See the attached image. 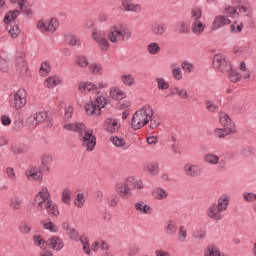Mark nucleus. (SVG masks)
I'll return each mask as SVG.
<instances>
[{
    "label": "nucleus",
    "instance_id": "a211bd4d",
    "mask_svg": "<svg viewBox=\"0 0 256 256\" xmlns=\"http://www.w3.org/2000/svg\"><path fill=\"white\" fill-rule=\"evenodd\" d=\"M121 7L126 13H141L143 11L141 4H135L131 0H121Z\"/></svg>",
    "mask_w": 256,
    "mask_h": 256
},
{
    "label": "nucleus",
    "instance_id": "7ed1b4c3",
    "mask_svg": "<svg viewBox=\"0 0 256 256\" xmlns=\"http://www.w3.org/2000/svg\"><path fill=\"white\" fill-rule=\"evenodd\" d=\"M144 188L143 181L134 177H128L125 181L118 182L115 185V191L120 199H129L133 195V190L138 189V191H141Z\"/></svg>",
    "mask_w": 256,
    "mask_h": 256
},
{
    "label": "nucleus",
    "instance_id": "5fc2aeb1",
    "mask_svg": "<svg viewBox=\"0 0 256 256\" xmlns=\"http://www.w3.org/2000/svg\"><path fill=\"white\" fill-rule=\"evenodd\" d=\"M74 205L78 209H83L85 207V195L83 193H79L74 198Z\"/></svg>",
    "mask_w": 256,
    "mask_h": 256
},
{
    "label": "nucleus",
    "instance_id": "7c9ffc66",
    "mask_svg": "<svg viewBox=\"0 0 256 256\" xmlns=\"http://www.w3.org/2000/svg\"><path fill=\"white\" fill-rule=\"evenodd\" d=\"M152 197L156 201H165L169 197V192L161 187H156L152 190Z\"/></svg>",
    "mask_w": 256,
    "mask_h": 256
},
{
    "label": "nucleus",
    "instance_id": "e433bc0d",
    "mask_svg": "<svg viewBox=\"0 0 256 256\" xmlns=\"http://www.w3.org/2000/svg\"><path fill=\"white\" fill-rule=\"evenodd\" d=\"M41 225L43 227V229H45L46 231H50V233H58L59 232V227L56 226L55 223H53V221H51V219H46L41 221Z\"/></svg>",
    "mask_w": 256,
    "mask_h": 256
},
{
    "label": "nucleus",
    "instance_id": "f8f14e48",
    "mask_svg": "<svg viewBox=\"0 0 256 256\" xmlns=\"http://www.w3.org/2000/svg\"><path fill=\"white\" fill-rule=\"evenodd\" d=\"M47 119V112H36L31 114L25 122L28 129H35L37 125H41Z\"/></svg>",
    "mask_w": 256,
    "mask_h": 256
},
{
    "label": "nucleus",
    "instance_id": "412c9836",
    "mask_svg": "<svg viewBox=\"0 0 256 256\" xmlns=\"http://www.w3.org/2000/svg\"><path fill=\"white\" fill-rule=\"evenodd\" d=\"M25 175L30 181H41L43 179V171L35 166L28 168Z\"/></svg>",
    "mask_w": 256,
    "mask_h": 256
},
{
    "label": "nucleus",
    "instance_id": "13d9d810",
    "mask_svg": "<svg viewBox=\"0 0 256 256\" xmlns=\"http://www.w3.org/2000/svg\"><path fill=\"white\" fill-rule=\"evenodd\" d=\"M177 30H178V33L182 35H187L191 31V28H189V24L187 22L181 21L178 24Z\"/></svg>",
    "mask_w": 256,
    "mask_h": 256
},
{
    "label": "nucleus",
    "instance_id": "6e6552de",
    "mask_svg": "<svg viewBox=\"0 0 256 256\" xmlns=\"http://www.w3.org/2000/svg\"><path fill=\"white\" fill-rule=\"evenodd\" d=\"M9 103L12 109H23V107L27 105V91L21 88L18 89L16 92H12L10 94Z\"/></svg>",
    "mask_w": 256,
    "mask_h": 256
},
{
    "label": "nucleus",
    "instance_id": "864d4df0",
    "mask_svg": "<svg viewBox=\"0 0 256 256\" xmlns=\"http://www.w3.org/2000/svg\"><path fill=\"white\" fill-rule=\"evenodd\" d=\"M7 31L12 39H17V37H19V33H21V31L19 30V26L15 24L7 25Z\"/></svg>",
    "mask_w": 256,
    "mask_h": 256
},
{
    "label": "nucleus",
    "instance_id": "338daca9",
    "mask_svg": "<svg viewBox=\"0 0 256 256\" xmlns=\"http://www.w3.org/2000/svg\"><path fill=\"white\" fill-rule=\"evenodd\" d=\"M19 231L22 235H29L31 233V225L27 222H22L19 226Z\"/></svg>",
    "mask_w": 256,
    "mask_h": 256
},
{
    "label": "nucleus",
    "instance_id": "c85d7f7f",
    "mask_svg": "<svg viewBox=\"0 0 256 256\" xmlns=\"http://www.w3.org/2000/svg\"><path fill=\"white\" fill-rule=\"evenodd\" d=\"M63 83V78H61L58 75H53L48 77L44 82V87H47V89H55L58 85H61Z\"/></svg>",
    "mask_w": 256,
    "mask_h": 256
},
{
    "label": "nucleus",
    "instance_id": "79ce46f5",
    "mask_svg": "<svg viewBox=\"0 0 256 256\" xmlns=\"http://www.w3.org/2000/svg\"><path fill=\"white\" fill-rule=\"evenodd\" d=\"M91 249L92 251H98V249H101L102 251H109V244L104 240H98L92 243Z\"/></svg>",
    "mask_w": 256,
    "mask_h": 256
},
{
    "label": "nucleus",
    "instance_id": "2f4dec72",
    "mask_svg": "<svg viewBox=\"0 0 256 256\" xmlns=\"http://www.w3.org/2000/svg\"><path fill=\"white\" fill-rule=\"evenodd\" d=\"M89 72L91 75L101 76L103 73H105V68L103 67V64L99 62H92L88 65Z\"/></svg>",
    "mask_w": 256,
    "mask_h": 256
},
{
    "label": "nucleus",
    "instance_id": "aec40b11",
    "mask_svg": "<svg viewBox=\"0 0 256 256\" xmlns=\"http://www.w3.org/2000/svg\"><path fill=\"white\" fill-rule=\"evenodd\" d=\"M150 31L155 37H163L167 33V24L163 22H154L150 25Z\"/></svg>",
    "mask_w": 256,
    "mask_h": 256
},
{
    "label": "nucleus",
    "instance_id": "bf43d9fd",
    "mask_svg": "<svg viewBox=\"0 0 256 256\" xmlns=\"http://www.w3.org/2000/svg\"><path fill=\"white\" fill-rule=\"evenodd\" d=\"M156 83L160 91H165L169 88V82H167L163 77L156 78Z\"/></svg>",
    "mask_w": 256,
    "mask_h": 256
},
{
    "label": "nucleus",
    "instance_id": "cd10ccee",
    "mask_svg": "<svg viewBox=\"0 0 256 256\" xmlns=\"http://www.w3.org/2000/svg\"><path fill=\"white\" fill-rule=\"evenodd\" d=\"M8 206L12 209V211H19L23 207V198L18 195L11 196L8 199Z\"/></svg>",
    "mask_w": 256,
    "mask_h": 256
},
{
    "label": "nucleus",
    "instance_id": "052dcab7",
    "mask_svg": "<svg viewBox=\"0 0 256 256\" xmlns=\"http://www.w3.org/2000/svg\"><path fill=\"white\" fill-rule=\"evenodd\" d=\"M206 109L209 111V113H217L219 111V105L214 103L211 100H206L205 101Z\"/></svg>",
    "mask_w": 256,
    "mask_h": 256
},
{
    "label": "nucleus",
    "instance_id": "a878e982",
    "mask_svg": "<svg viewBox=\"0 0 256 256\" xmlns=\"http://www.w3.org/2000/svg\"><path fill=\"white\" fill-rule=\"evenodd\" d=\"M15 68L17 73H20V75H25L28 70L27 61H25V54H20L16 57Z\"/></svg>",
    "mask_w": 256,
    "mask_h": 256
},
{
    "label": "nucleus",
    "instance_id": "603ef678",
    "mask_svg": "<svg viewBox=\"0 0 256 256\" xmlns=\"http://www.w3.org/2000/svg\"><path fill=\"white\" fill-rule=\"evenodd\" d=\"M233 55H236V57H243L245 53H249V47L248 46H234L232 49Z\"/></svg>",
    "mask_w": 256,
    "mask_h": 256
},
{
    "label": "nucleus",
    "instance_id": "39448f33",
    "mask_svg": "<svg viewBox=\"0 0 256 256\" xmlns=\"http://www.w3.org/2000/svg\"><path fill=\"white\" fill-rule=\"evenodd\" d=\"M231 201V197L227 194L221 195L217 203L211 204L207 211L206 215L210 219H214V221H221L223 219V213L227 210V207H229V202Z\"/></svg>",
    "mask_w": 256,
    "mask_h": 256
},
{
    "label": "nucleus",
    "instance_id": "bb28decb",
    "mask_svg": "<svg viewBox=\"0 0 256 256\" xmlns=\"http://www.w3.org/2000/svg\"><path fill=\"white\" fill-rule=\"evenodd\" d=\"M134 207L139 215H152L153 213V208L144 201L136 202Z\"/></svg>",
    "mask_w": 256,
    "mask_h": 256
},
{
    "label": "nucleus",
    "instance_id": "69168bd1",
    "mask_svg": "<svg viewBox=\"0 0 256 256\" xmlns=\"http://www.w3.org/2000/svg\"><path fill=\"white\" fill-rule=\"evenodd\" d=\"M73 111H74L73 106L68 105L65 107L64 121H71V119H73Z\"/></svg>",
    "mask_w": 256,
    "mask_h": 256
},
{
    "label": "nucleus",
    "instance_id": "774afa93",
    "mask_svg": "<svg viewBox=\"0 0 256 256\" xmlns=\"http://www.w3.org/2000/svg\"><path fill=\"white\" fill-rule=\"evenodd\" d=\"M242 197L246 203H253V201H256V194L253 192H244Z\"/></svg>",
    "mask_w": 256,
    "mask_h": 256
},
{
    "label": "nucleus",
    "instance_id": "680f3d73",
    "mask_svg": "<svg viewBox=\"0 0 256 256\" xmlns=\"http://www.w3.org/2000/svg\"><path fill=\"white\" fill-rule=\"evenodd\" d=\"M19 9L22 11V13H24L25 15H32L33 13V9L31 8V4H29V2H27V0L25 2H23L20 6Z\"/></svg>",
    "mask_w": 256,
    "mask_h": 256
},
{
    "label": "nucleus",
    "instance_id": "c03bdc74",
    "mask_svg": "<svg viewBox=\"0 0 256 256\" xmlns=\"http://www.w3.org/2000/svg\"><path fill=\"white\" fill-rule=\"evenodd\" d=\"M172 77L175 81H181L183 79V71L177 64H171Z\"/></svg>",
    "mask_w": 256,
    "mask_h": 256
},
{
    "label": "nucleus",
    "instance_id": "a18cd8bd",
    "mask_svg": "<svg viewBox=\"0 0 256 256\" xmlns=\"http://www.w3.org/2000/svg\"><path fill=\"white\" fill-rule=\"evenodd\" d=\"M33 243L36 245V247H39L40 249H47V241H45V238L39 234H35L33 236Z\"/></svg>",
    "mask_w": 256,
    "mask_h": 256
},
{
    "label": "nucleus",
    "instance_id": "a19ab883",
    "mask_svg": "<svg viewBox=\"0 0 256 256\" xmlns=\"http://www.w3.org/2000/svg\"><path fill=\"white\" fill-rule=\"evenodd\" d=\"M214 135L215 137H218V139H225V137L229 135H235V132L228 130L227 128H216L214 129Z\"/></svg>",
    "mask_w": 256,
    "mask_h": 256
},
{
    "label": "nucleus",
    "instance_id": "1a4fd4ad",
    "mask_svg": "<svg viewBox=\"0 0 256 256\" xmlns=\"http://www.w3.org/2000/svg\"><path fill=\"white\" fill-rule=\"evenodd\" d=\"M51 201V192H49V188L45 186L34 196V205L38 211H45V206Z\"/></svg>",
    "mask_w": 256,
    "mask_h": 256
},
{
    "label": "nucleus",
    "instance_id": "ddd939ff",
    "mask_svg": "<svg viewBox=\"0 0 256 256\" xmlns=\"http://www.w3.org/2000/svg\"><path fill=\"white\" fill-rule=\"evenodd\" d=\"M183 172L186 177H201L203 175V168L199 164L188 162L183 166Z\"/></svg>",
    "mask_w": 256,
    "mask_h": 256
},
{
    "label": "nucleus",
    "instance_id": "dca6fc26",
    "mask_svg": "<svg viewBox=\"0 0 256 256\" xmlns=\"http://www.w3.org/2000/svg\"><path fill=\"white\" fill-rule=\"evenodd\" d=\"M104 129L107 133H117L121 129V120L117 118H108L104 122Z\"/></svg>",
    "mask_w": 256,
    "mask_h": 256
},
{
    "label": "nucleus",
    "instance_id": "4468645a",
    "mask_svg": "<svg viewBox=\"0 0 256 256\" xmlns=\"http://www.w3.org/2000/svg\"><path fill=\"white\" fill-rule=\"evenodd\" d=\"M219 123L223 126L224 129H228L229 131H232L233 133H237V128L235 126V122L231 119V116L227 114L226 112H219L218 115Z\"/></svg>",
    "mask_w": 256,
    "mask_h": 256
},
{
    "label": "nucleus",
    "instance_id": "0eeeda50",
    "mask_svg": "<svg viewBox=\"0 0 256 256\" xmlns=\"http://www.w3.org/2000/svg\"><path fill=\"white\" fill-rule=\"evenodd\" d=\"M79 138L82 143V147L86 149V151L91 152L95 149V145H97V137L93 135V129L85 126V129L79 134Z\"/></svg>",
    "mask_w": 256,
    "mask_h": 256
},
{
    "label": "nucleus",
    "instance_id": "f03ea898",
    "mask_svg": "<svg viewBox=\"0 0 256 256\" xmlns=\"http://www.w3.org/2000/svg\"><path fill=\"white\" fill-rule=\"evenodd\" d=\"M101 89H107V83L95 84L93 81L86 80L78 84V91L83 95H97L94 101H90L84 106L88 117H100L101 109H105L107 105V92H101Z\"/></svg>",
    "mask_w": 256,
    "mask_h": 256
},
{
    "label": "nucleus",
    "instance_id": "e2e57ef3",
    "mask_svg": "<svg viewBox=\"0 0 256 256\" xmlns=\"http://www.w3.org/2000/svg\"><path fill=\"white\" fill-rule=\"evenodd\" d=\"M36 27L38 31H41V33H49L46 19L39 20L36 24Z\"/></svg>",
    "mask_w": 256,
    "mask_h": 256
},
{
    "label": "nucleus",
    "instance_id": "393cba45",
    "mask_svg": "<svg viewBox=\"0 0 256 256\" xmlns=\"http://www.w3.org/2000/svg\"><path fill=\"white\" fill-rule=\"evenodd\" d=\"M86 126L87 125L81 122H68V123H64L63 129L65 131H72L80 135L81 131H85Z\"/></svg>",
    "mask_w": 256,
    "mask_h": 256
},
{
    "label": "nucleus",
    "instance_id": "37998d69",
    "mask_svg": "<svg viewBox=\"0 0 256 256\" xmlns=\"http://www.w3.org/2000/svg\"><path fill=\"white\" fill-rule=\"evenodd\" d=\"M111 143H113L115 147H120L121 149H127L129 147L127 142H125V139L119 136H113L111 138Z\"/></svg>",
    "mask_w": 256,
    "mask_h": 256
},
{
    "label": "nucleus",
    "instance_id": "49530a36",
    "mask_svg": "<svg viewBox=\"0 0 256 256\" xmlns=\"http://www.w3.org/2000/svg\"><path fill=\"white\" fill-rule=\"evenodd\" d=\"M171 95H177L180 99H189V93H187V90L179 86L172 88Z\"/></svg>",
    "mask_w": 256,
    "mask_h": 256
},
{
    "label": "nucleus",
    "instance_id": "72a5a7b5",
    "mask_svg": "<svg viewBox=\"0 0 256 256\" xmlns=\"http://www.w3.org/2000/svg\"><path fill=\"white\" fill-rule=\"evenodd\" d=\"M74 63L80 69H87L89 67V58L85 54H80L75 57Z\"/></svg>",
    "mask_w": 256,
    "mask_h": 256
},
{
    "label": "nucleus",
    "instance_id": "6ab92c4d",
    "mask_svg": "<svg viewBox=\"0 0 256 256\" xmlns=\"http://www.w3.org/2000/svg\"><path fill=\"white\" fill-rule=\"evenodd\" d=\"M109 98L113 101H123V99L127 98V92L119 86H113L109 90Z\"/></svg>",
    "mask_w": 256,
    "mask_h": 256
},
{
    "label": "nucleus",
    "instance_id": "f3484780",
    "mask_svg": "<svg viewBox=\"0 0 256 256\" xmlns=\"http://www.w3.org/2000/svg\"><path fill=\"white\" fill-rule=\"evenodd\" d=\"M63 39L65 45H67L68 47H81L82 45L81 38H79V36L75 35L72 32H66L63 35Z\"/></svg>",
    "mask_w": 256,
    "mask_h": 256
},
{
    "label": "nucleus",
    "instance_id": "9d476101",
    "mask_svg": "<svg viewBox=\"0 0 256 256\" xmlns=\"http://www.w3.org/2000/svg\"><path fill=\"white\" fill-rule=\"evenodd\" d=\"M213 67L228 77L231 73V70L233 69L231 62H229V60H227L223 54H216L213 57Z\"/></svg>",
    "mask_w": 256,
    "mask_h": 256
},
{
    "label": "nucleus",
    "instance_id": "c756f323",
    "mask_svg": "<svg viewBox=\"0 0 256 256\" xmlns=\"http://www.w3.org/2000/svg\"><path fill=\"white\" fill-rule=\"evenodd\" d=\"M143 169L145 173L151 177H156V175H159V163L157 162H148L144 164Z\"/></svg>",
    "mask_w": 256,
    "mask_h": 256
},
{
    "label": "nucleus",
    "instance_id": "f704fd0d",
    "mask_svg": "<svg viewBox=\"0 0 256 256\" xmlns=\"http://www.w3.org/2000/svg\"><path fill=\"white\" fill-rule=\"evenodd\" d=\"M120 81L125 85V87H135L137 85V80L133 74H123L120 76Z\"/></svg>",
    "mask_w": 256,
    "mask_h": 256
},
{
    "label": "nucleus",
    "instance_id": "4be33fe9",
    "mask_svg": "<svg viewBox=\"0 0 256 256\" xmlns=\"http://www.w3.org/2000/svg\"><path fill=\"white\" fill-rule=\"evenodd\" d=\"M53 165V156L51 154H43L40 158V169L43 173H49Z\"/></svg>",
    "mask_w": 256,
    "mask_h": 256
},
{
    "label": "nucleus",
    "instance_id": "423d86ee",
    "mask_svg": "<svg viewBox=\"0 0 256 256\" xmlns=\"http://www.w3.org/2000/svg\"><path fill=\"white\" fill-rule=\"evenodd\" d=\"M232 5H228L224 8V14L226 17H239V15H244L248 17L251 13V3L248 0H232Z\"/></svg>",
    "mask_w": 256,
    "mask_h": 256
},
{
    "label": "nucleus",
    "instance_id": "4c0bfd02",
    "mask_svg": "<svg viewBox=\"0 0 256 256\" xmlns=\"http://www.w3.org/2000/svg\"><path fill=\"white\" fill-rule=\"evenodd\" d=\"M19 15H21V12L19 10L9 11L4 17V23L6 25H13V21H15V19L19 17Z\"/></svg>",
    "mask_w": 256,
    "mask_h": 256
},
{
    "label": "nucleus",
    "instance_id": "0e129e2a",
    "mask_svg": "<svg viewBox=\"0 0 256 256\" xmlns=\"http://www.w3.org/2000/svg\"><path fill=\"white\" fill-rule=\"evenodd\" d=\"M181 67L183 71H185V73H193V71L195 70V65H193V63L189 61L182 62Z\"/></svg>",
    "mask_w": 256,
    "mask_h": 256
},
{
    "label": "nucleus",
    "instance_id": "de8ad7c7",
    "mask_svg": "<svg viewBox=\"0 0 256 256\" xmlns=\"http://www.w3.org/2000/svg\"><path fill=\"white\" fill-rule=\"evenodd\" d=\"M46 25L48 27V33H55L59 29V20L57 18H50L46 20Z\"/></svg>",
    "mask_w": 256,
    "mask_h": 256
},
{
    "label": "nucleus",
    "instance_id": "3c124183",
    "mask_svg": "<svg viewBox=\"0 0 256 256\" xmlns=\"http://www.w3.org/2000/svg\"><path fill=\"white\" fill-rule=\"evenodd\" d=\"M192 237L194 239H198L199 241L203 239H207V229L205 228H197L193 233Z\"/></svg>",
    "mask_w": 256,
    "mask_h": 256
},
{
    "label": "nucleus",
    "instance_id": "b1692460",
    "mask_svg": "<svg viewBox=\"0 0 256 256\" xmlns=\"http://www.w3.org/2000/svg\"><path fill=\"white\" fill-rule=\"evenodd\" d=\"M48 247L52 249V251H61L65 244L63 243V239L59 236H52L47 240Z\"/></svg>",
    "mask_w": 256,
    "mask_h": 256
},
{
    "label": "nucleus",
    "instance_id": "473e14b6",
    "mask_svg": "<svg viewBox=\"0 0 256 256\" xmlns=\"http://www.w3.org/2000/svg\"><path fill=\"white\" fill-rule=\"evenodd\" d=\"M164 233L168 237H173L177 233V222L175 220H169L164 226Z\"/></svg>",
    "mask_w": 256,
    "mask_h": 256
},
{
    "label": "nucleus",
    "instance_id": "20e7f679",
    "mask_svg": "<svg viewBox=\"0 0 256 256\" xmlns=\"http://www.w3.org/2000/svg\"><path fill=\"white\" fill-rule=\"evenodd\" d=\"M152 115H155V110L151 105H144L140 109H138L133 115L131 119L132 128L137 131L139 129H143L145 125H149V120Z\"/></svg>",
    "mask_w": 256,
    "mask_h": 256
},
{
    "label": "nucleus",
    "instance_id": "4d7b16f0",
    "mask_svg": "<svg viewBox=\"0 0 256 256\" xmlns=\"http://www.w3.org/2000/svg\"><path fill=\"white\" fill-rule=\"evenodd\" d=\"M187 227L181 225L178 227V241L180 243H185L187 240Z\"/></svg>",
    "mask_w": 256,
    "mask_h": 256
},
{
    "label": "nucleus",
    "instance_id": "5701e85b",
    "mask_svg": "<svg viewBox=\"0 0 256 256\" xmlns=\"http://www.w3.org/2000/svg\"><path fill=\"white\" fill-rule=\"evenodd\" d=\"M190 29L193 35L199 37L200 35H203V33H205V29H207V24H205V22H203L202 20H196L192 22Z\"/></svg>",
    "mask_w": 256,
    "mask_h": 256
},
{
    "label": "nucleus",
    "instance_id": "8fccbe9b",
    "mask_svg": "<svg viewBox=\"0 0 256 256\" xmlns=\"http://www.w3.org/2000/svg\"><path fill=\"white\" fill-rule=\"evenodd\" d=\"M72 195H73V191H71V189L69 188H65L62 191V195H61L62 202H64L65 205H71Z\"/></svg>",
    "mask_w": 256,
    "mask_h": 256
},
{
    "label": "nucleus",
    "instance_id": "ea45409f",
    "mask_svg": "<svg viewBox=\"0 0 256 256\" xmlns=\"http://www.w3.org/2000/svg\"><path fill=\"white\" fill-rule=\"evenodd\" d=\"M149 55H159L161 53V46L157 42H150L146 47Z\"/></svg>",
    "mask_w": 256,
    "mask_h": 256
},
{
    "label": "nucleus",
    "instance_id": "f257e3e1",
    "mask_svg": "<svg viewBox=\"0 0 256 256\" xmlns=\"http://www.w3.org/2000/svg\"><path fill=\"white\" fill-rule=\"evenodd\" d=\"M90 37L98 45L100 51L105 53V51H109L111 43L114 45L126 43V41H129L133 37V33L127 26L114 24L110 26L107 35L105 31L99 28H93Z\"/></svg>",
    "mask_w": 256,
    "mask_h": 256
},
{
    "label": "nucleus",
    "instance_id": "9b49d317",
    "mask_svg": "<svg viewBox=\"0 0 256 256\" xmlns=\"http://www.w3.org/2000/svg\"><path fill=\"white\" fill-rule=\"evenodd\" d=\"M239 71L240 73L232 68L230 74H228V77L232 83H237V81H241V79H251V72L247 70V65L245 62L240 63Z\"/></svg>",
    "mask_w": 256,
    "mask_h": 256
},
{
    "label": "nucleus",
    "instance_id": "58836bf2",
    "mask_svg": "<svg viewBox=\"0 0 256 256\" xmlns=\"http://www.w3.org/2000/svg\"><path fill=\"white\" fill-rule=\"evenodd\" d=\"M203 17V9L199 6H195L190 11V19L193 21H201Z\"/></svg>",
    "mask_w": 256,
    "mask_h": 256
},
{
    "label": "nucleus",
    "instance_id": "2eb2a0df",
    "mask_svg": "<svg viewBox=\"0 0 256 256\" xmlns=\"http://www.w3.org/2000/svg\"><path fill=\"white\" fill-rule=\"evenodd\" d=\"M226 25H231V19H229L225 15H217L211 24V31H219L222 27H226Z\"/></svg>",
    "mask_w": 256,
    "mask_h": 256
},
{
    "label": "nucleus",
    "instance_id": "c9c22d12",
    "mask_svg": "<svg viewBox=\"0 0 256 256\" xmlns=\"http://www.w3.org/2000/svg\"><path fill=\"white\" fill-rule=\"evenodd\" d=\"M203 161L207 165H217L219 161H221V158L219 157V155L213 152H209L203 156Z\"/></svg>",
    "mask_w": 256,
    "mask_h": 256
},
{
    "label": "nucleus",
    "instance_id": "6e6d98bb",
    "mask_svg": "<svg viewBox=\"0 0 256 256\" xmlns=\"http://www.w3.org/2000/svg\"><path fill=\"white\" fill-rule=\"evenodd\" d=\"M148 124L150 129H157L161 125V118L158 115L152 114Z\"/></svg>",
    "mask_w": 256,
    "mask_h": 256
},
{
    "label": "nucleus",
    "instance_id": "09e8293b",
    "mask_svg": "<svg viewBox=\"0 0 256 256\" xmlns=\"http://www.w3.org/2000/svg\"><path fill=\"white\" fill-rule=\"evenodd\" d=\"M44 209H46L49 215H53L54 217H58L59 215V208L57 207V204H55L53 200L50 203H48Z\"/></svg>",
    "mask_w": 256,
    "mask_h": 256
}]
</instances>
